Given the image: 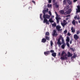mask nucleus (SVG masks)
<instances>
[{
	"instance_id": "obj_1",
	"label": "nucleus",
	"mask_w": 80,
	"mask_h": 80,
	"mask_svg": "<svg viewBox=\"0 0 80 80\" xmlns=\"http://www.w3.org/2000/svg\"><path fill=\"white\" fill-rule=\"evenodd\" d=\"M60 56L61 57L60 58L61 60H67V59H68V57H66V56H67V54L63 51H62Z\"/></svg>"
},
{
	"instance_id": "obj_2",
	"label": "nucleus",
	"mask_w": 80,
	"mask_h": 80,
	"mask_svg": "<svg viewBox=\"0 0 80 80\" xmlns=\"http://www.w3.org/2000/svg\"><path fill=\"white\" fill-rule=\"evenodd\" d=\"M43 18H44L43 23H46V24L49 25V22L48 21L47 19H49L50 18V16H43Z\"/></svg>"
},
{
	"instance_id": "obj_3",
	"label": "nucleus",
	"mask_w": 80,
	"mask_h": 80,
	"mask_svg": "<svg viewBox=\"0 0 80 80\" xmlns=\"http://www.w3.org/2000/svg\"><path fill=\"white\" fill-rule=\"evenodd\" d=\"M62 38H63L62 37V35H60L57 40L58 42H57V44H58V47H60V45H62V43H61V42H60V40H61Z\"/></svg>"
},
{
	"instance_id": "obj_4",
	"label": "nucleus",
	"mask_w": 80,
	"mask_h": 80,
	"mask_svg": "<svg viewBox=\"0 0 80 80\" xmlns=\"http://www.w3.org/2000/svg\"><path fill=\"white\" fill-rule=\"evenodd\" d=\"M48 12V8L46 10H43L42 11V13L43 14H44L43 16V17H47V16H50V15L48 14H46V12Z\"/></svg>"
},
{
	"instance_id": "obj_5",
	"label": "nucleus",
	"mask_w": 80,
	"mask_h": 80,
	"mask_svg": "<svg viewBox=\"0 0 80 80\" xmlns=\"http://www.w3.org/2000/svg\"><path fill=\"white\" fill-rule=\"evenodd\" d=\"M55 13L56 15V18L57 21V22L58 23H59V22H60V21H59V20H60V18H58L59 16H58V14L57 12H55Z\"/></svg>"
},
{
	"instance_id": "obj_6",
	"label": "nucleus",
	"mask_w": 80,
	"mask_h": 80,
	"mask_svg": "<svg viewBox=\"0 0 80 80\" xmlns=\"http://www.w3.org/2000/svg\"><path fill=\"white\" fill-rule=\"evenodd\" d=\"M52 35L53 37L58 36V34L57 32V30H54L53 31V32L52 33Z\"/></svg>"
},
{
	"instance_id": "obj_7",
	"label": "nucleus",
	"mask_w": 80,
	"mask_h": 80,
	"mask_svg": "<svg viewBox=\"0 0 80 80\" xmlns=\"http://www.w3.org/2000/svg\"><path fill=\"white\" fill-rule=\"evenodd\" d=\"M57 30L58 32H60V31H62V29L61 28V26L58 25L56 27Z\"/></svg>"
},
{
	"instance_id": "obj_8",
	"label": "nucleus",
	"mask_w": 80,
	"mask_h": 80,
	"mask_svg": "<svg viewBox=\"0 0 80 80\" xmlns=\"http://www.w3.org/2000/svg\"><path fill=\"white\" fill-rule=\"evenodd\" d=\"M74 38L76 40H78V35H77V34H75L74 35Z\"/></svg>"
},
{
	"instance_id": "obj_9",
	"label": "nucleus",
	"mask_w": 80,
	"mask_h": 80,
	"mask_svg": "<svg viewBox=\"0 0 80 80\" xmlns=\"http://www.w3.org/2000/svg\"><path fill=\"white\" fill-rule=\"evenodd\" d=\"M50 53V51H47L46 52H44V54L45 55H46V56H47V55L49 54Z\"/></svg>"
},
{
	"instance_id": "obj_10",
	"label": "nucleus",
	"mask_w": 80,
	"mask_h": 80,
	"mask_svg": "<svg viewBox=\"0 0 80 80\" xmlns=\"http://www.w3.org/2000/svg\"><path fill=\"white\" fill-rule=\"evenodd\" d=\"M47 42V40L45 38H43L41 42H42V43H45Z\"/></svg>"
},
{
	"instance_id": "obj_11",
	"label": "nucleus",
	"mask_w": 80,
	"mask_h": 80,
	"mask_svg": "<svg viewBox=\"0 0 80 80\" xmlns=\"http://www.w3.org/2000/svg\"><path fill=\"white\" fill-rule=\"evenodd\" d=\"M65 46H66V44H65V43H63L62 45L61 46V48H62V49H64V48H65Z\"/></svg>"
},
{
	"instance_id": "obj_12",
	"label": "nucleus",
	"mask_w": 80,
	"mask_h": 80,
	"mask_svg": "<svg viewBox=\"0 0 80 80\" xmlns=\"http://www.w3.org/2000/svg\"><path fill=\"white\" fill-rule=\"evenodd\" d=\"M74 18L75 20H77H77H80V17L78 16L77 17V15L75 16V17H74Z\"/></svg>"
},
{
	"instance_id": "obj_13",
	"label": "nucleus",
	"mask_w": 80,
	"mask_h": 80,
	"mask_svg": "<svg viewBox=\"0 0 80 80\" xmlns=\"http://www.w3.org/2000/svg\"><path fill=\"white\" fill-rule=\"evenodd\" d=\"M45 39L47 40H48L49 41L50 40V37L48 36H45Z\"/></svg>"
},
{
	"instance_id": "obj_14",
	"label": "nucleus",
	"mask_w": 80,
	"mask_h": 80,
	"mask_svg": "<svg viewBox=\"0 0 80 80\" xmlns=\"http://www.w3.org/2000/svg\"><path fill=\"white\" fill-rule=\"evenodd\" d=\"M71 30L72 33H74V32H75V29H73V27H71Z\"/></svg>"
},
{
	"instance_id": "obj_15",
	"label": "nucleus",
	"mask_w": 80,
	"mask_h": 80,
	"mask_svg": "<svg viewBox=\"0 0 80 80\" xmlns=\"http://www.w3.org/2000/svg\"><path fill=\"white\" fill-rule=\"evenodd\" d=\"M68 57H70L72 56V54L70 52H68Z\"/></svg>"
},
{
	"instance_id": "obj_16",
	"label": "nucleus",
	"mask_w": 80,
	"mask_h": 80,
	"mask_svg": "<svg viewBox=\"0 0 80 80\" xmlns=\"http://www.w3.org/2000/svg\"><path fill=\"white\" fill-rule=\"evenodd\" d=\"M67 23V22H61V24L62 25V26L63 27V28H64V27H65V26L66 25V24Z\"/></svg>"
},
{
	"instance_id": "obj_17",
	"label": "nucleus",
	"mask_w": 80,
	"mask_h": 80,
	"mask_svg": "<svg viewBox=\"0 0 80 80\" xmlns=\"http://www.w3.org/2000/svg\"><path fill=\"white\" fill-rule=\"evenodd\" d=\"M59 12L60 14H62V15H63L64 14V11L63 10H61L59 11Z\"/></svg>"
},
{
	"instance_id": "obj_18",
	"label": "nucleus",
	"mask_w": 80,
	"mask_h": 80,
	"mask_svg": "<svg viewBox=\"0 0 80 80\" xmlns=\"http://www.w3.org/2000/svg\"><path fill=\"white\" fill-rule=\"evenodd\" d=\"M52 55V56L54 57H55V56H57V53L55 52H53Z\"/></svg>"
},
{
	"instance_id": "obj_19",
	"label": "nucleus",
	"mask_w": 80,
	"mask_h": 80,
	"mask_svg": "<svg viewBox=\"0 0 80 80\" xmlns=\"http://www.w3.org/2000/svg\"><path fill=\"white\" fill-rule=\"evenodd\" d=\"M67 2H68V4H69V5H72V2L71 1H70V0H68Z\"/></svg>"
},
{
	"instance_id": "obj_20",
	"label": "nucleus",
	"mask_w": 80,
	"mask_h": 80,
	"mask_svg": "<svg viewBox=\"0 0 80 80\" xmlns=\"http://www.w3.org/2000/svg\"><path fill=\"white\" fill-rule=\"evenodd\" d=\"M49 22H50V23H53V22H54V21L52 20V18H51L49 19Z\"/></svg>"
},
{
	"instance_id": "obj_21",
	"label": "nucleus",
	"mask_w": 80,
	"mask_h": 80,
	"mask_svg": "<svg viewBox=\"0 0 80 80\" xmlns=\"http://www.w3.org/2000/svg\"><path fill=\"white\" fill-rule=\"evenodd\" d=\"M66 41L67 42H69L70 41V38H69V37H67Z\"/></svg>"
},
{
	"instance_id": "obj_22",
	"label": "nucleus",
	"mask_w": 80,
	"mask_h": 80,
	"mask_svg": "<svg viewBox=\"0 0 80 80\" xmlns=\"http://www.w3.org/2000/svg\"><path fill=\"white\" fill-rule=\"evenodd\" d=\"M66 4H67V0H63V5H66Z\"/></svg>"
},
{
	"instance_id": "obj_23",
	"label": "nucleus",
	"mask_w": 80,
	"mask_h": 80,
	"mask_svg": "<svg viewBox=\"0 0 80 80\" xmlns=\"http://www.w3.org/2000/svg\"><path fill=\"white\" fill-rule=\"evenodd\" d=\"M72 23L73 25H75V20L74 19L72 22Z\"/></svg>"
},
{
	"instance_id": "obj_24",
	"label": "nucleus",
	"mask_w": 80,
	"mask_h": 80,
	"mask_svg": "<svg viewBox=\"0 0 80 80\" xmlns=\"http://www.w3.org/2000/svg\"><path fill=\"white\" fill-rule=\"evenodd\" d=\"M50 33L48 32H47L45 34V36H49Z\"/></svg>"
},
{
	"instance_id": "obj_25",
	"label": "nucleus",
	"mask_w": 80,
	"mask_h": 80,
	"mask_svg": "<svg viewBox=\"0 0 80 80\" xmlns=\"http://www.w3.org/2000/svg\"><path fill=\"white\" fill-rule=\"evenodd\" d=\"M40 19L42 20H43V18H42V14H40Z\"/></svg>"
},
{
	"instance_id": "obj_26",
	"label": "nucleus",
	"mask_w": 80,
	"mask_h": 80,
	"mask_svg": "<svg viewBox=\"0 0 80 80\" xmlns=\"http://www.w3.org/2000/svg\"><path fill=\"white\" fill-rule=\"evenodd\" d=\"M79 12H80V9H77L76 13H78Z\"/></svg>"
},
{
	"instance_id": "obj_27",
	"label": "nucleus",
	"mask_w": 80,
	"mask_h": 80,
	"mask_svg": "<svg viewBox=\"0 0 80 80\" xmlns=\"http://www.w3.org/2000/svg\"><path fill=\"white\" fill-rule=\"evenodd\" d=\"M50 43L51 46H52L53 44V42L52 41V40L51 41Z\"/></svg>"
},
{
	"instance_id": "obj_28",
	"label": "nucleus",
	"mask_w": 80,
	"mask_h": 80,
	"mask_svg": "<svg viewBox=\"0 0 80 80\" xmlns=\"http://www.w3.org/2000/svg\"><path fill=\"white\" fill-rule=\"evenodd\" d=\"M48 13L49 14L50 16H52V12L50 11H49Z\"/></svg>"
},
{
	"instance_id": "obj_29",
	"label": "nucleus",
	"mask_w": 80,
	"mask_h": 80,
	"mask_svg": "<svg viewBox=\"0 0 80 80\" xmlns=\"http://www.w3.org/2000/svg\"><path fill=\"white\" fill-rule=\"evenodd\" d=\"M52 25L53 27H56L57 24L56 23H54L53 24H52Z\"/></svg>"
},
{
	"instance_id": "obj_30",
	"label": "nucleus",
	"mask_w": 80,
	"mask_h": 80,
	"mask_svg": "<svg viewBox=\"0 0 80 80\" xmlns=\"http://www.w3.org/2000/svg\"><path fill=\"white\" fill-rule=\"evenodd\" d=\"M77 56V55H75V54H74V55L72 56L73 58H76V57Z\"/></svg>"
},
{
	"instance_id": "obj_31",
	"label": "nucleus",
	"mask_w": 80,
	"mask_h": 80,
	"mask_svg": "<svg viewBox=\"0 0 80 80\" xmlns=\"http://www.w3.org/2000/svg\"><path fill=\"white\" fill-rule=\"evenodd\" d=\"M67 45L68 47H70V44H69V43H68V42H67Z\"/></svg>"
},
{
	"instance_id": "obj_32",
	"label": "nucleus",
	"mask_w": 80,
	"mask_h": 80,
	"mask_svg": "<svg viewBox=\"0 0 80 80\" xmlns=\"http://www.w3.org/2000/svg\"><path fill=\"white\" fill-rule=\"evenodd\" d=\"M48 7L49 8H50V7H52V4H48Z\"/></svg>"
},
{
	"instance_id": "obj_33",
	"label": "nucleus",
	"mask_w": 80,
	"mask_h": 80,
	"mask_svg": "<svg viewBox=\"0 0 80 80\" xmlns=\"http://www.w3.org/2000/svg\"><path fill=\"white\" fill-rule=\"evenodd\" d=\"M50 52H51V53H54V51L53 50H51Z\"/></svg>"
},
{
	"instance_id": "obj_34",
	"label": "nucleus",
	"mask_w": 80,
	"mask_h": 80,
	"mask_svg": "<svg viewBox=\"0 0 80 80\" xmlns=\"http://www.w3.org/2000/svg\"><path fill=\"white\" fill-rule=\"evenodd\" d=\"M78 9L80 10V6L78 5L77 6Z\"/></svg>"
},
{
	"instance_id": "obj_35",
	"label": "nucleus",
	"mask_w": 80,
	"mask_h": 80,
	"mask_svg": "<svg viewBox=\"0 0 80 80\" xmlns=\"http://www.w3.org/2000/svg\"><path fill=\"white\" fill-rule=\"evenodd\" d=\"M61 40H62V43H64V39H63V38H62L61 39Z\"/></svg>"
},
{
	"instance_id": "obj_36",
	"label": "nucleus",
	"mask_w": 80,
	"mask_h": 80,
	"mask_svg": "<svg viewBox=\"0 0 80 80\" xmlns=\"http://www.w3.org/2000/svg\"><path fill=\"white\" fill-rule=\"evenodd\" d=\"M70 49L73 52H74V50H73V48H70Z\"/></svg>"
},
{
	"instance_id": "obj_37",
	"label": "nucleus",
	"mask_w": 80,
	"mask_h": 80,
	"mask_svg": "<svg viewBox=\"0 0 80 80\" xmlns=\"http://www.w3.org/2000/svg\"><path fill=\"white\" fill-rule=\"evenodd\" d=\"M72 41H73V39H72L70 41V44H72Z\"/></svg>"
},
{
	"instance_id": "obj_38",
	"label": "nucleus",
	"mask_w": 80,
	"mask_h": 80,
	"mask_svg": "<svg viewBox=\"0 0 80 80\" xmlns=\"http://www.w3.org/2000/svg\"><path fill=\"white\" fill-rule=\"evenodd\" d=\"M64 33H67V30H65V31H64Z\"/></svg>"
},
{
	"instance_id": "obj_39",
	"label": "nucleus",
	"mask_w": 80,
	"mask_h": 80,
	"mask_svg": "<svg viewBox=\"0 0 80 80\" xmlns=\"http://www.w3.org/2000/svg\"><path fill=\"white\" fill-rule=\"evenodd\" d=\"M32 2L33 3H34V4H35V2L34 0H32Z\"/></svg>"
},
{
	"instance_id": "obj_40",
	"label": "nucleus",
	"mask_w": 80,
	"mask_h": 80,
	"mask_svg": "<svg viewBox=\"0 0 80 80\" xmlns=\"http://www.w3.org/2000/svg\"><path fill=\"white\" fill-rule=\"evenodd\" d=\"M68 36H70V35H71V34L70 33V32H69V33H68Z\"/></svg>"
},
{
	"instance_id": "obj_41",
	"label": "nucleus",
	"mask_w": 80,
	"mask_h": 80,
	"mask_svg": "<svg viewBox=\"0 0 80 80\" xmlns=\"http://www.w3.org/2000/svg\"><path fill=\"white\" fill-rule=\"evenodd\" d=\"M56 7L57 8H58V7H59V5H57L56 6Z\"/></svg>"
},
{
	"instance_id": "obj_42",
	"label": "nucleus",
	"mask_w": 80,
	"mask_h": 80,
	"mask_svg": "<svg viewBox=\"0 0 80 80\" xmlns=\"http://www.w3.org/2000/svg\"><path fill=\"white\" fill-rule=\"evenodd\" d=\"M79 33H80V32L79 31H78L77 32V35H78V34H79Z\"/></svg>"
},
{
	"instance_id": "obj_43",
	"label": "nucleus",
	"mask_w": 80,
	"mask_h": 80,
	"mask_svg": "<svg viewBox=\"0 0 80 80\" xmlns=\"http://www.w3.org/2000/svg\"><path fill=\"white\" fill-rule=\"evenodd\" d=\"M54 5L55 6H56L57 5V4L56 3H54Z\"/></svg>"
},
{
	"instance_id": "obj_44",
	"label": "nucleus",
	"mask_w": 80,
	"mask_h": 80,
	"mask_svg": "<svg viewBox=\"0 0 80 80\" xmlns=\"http://www.w3.org/2000/svg\"><path fill=\"white\" fill-rule=\"evenodd\" d=\"M77 0H73V2H77Z\"/></svg>"
},
{
	"instance_id": "obj_45",
	"label": "nucleus",
	"mask_w": 80,
	"mask_h": 80,
	"mask_svg": "<svg viewBox=\"0 0 80 80\" xmlns=\"http://www.w3.org/2000/svg\"><path fill=\"white\" fill-rule=\"evenodd\" d=\"M66 17H70V15H68L66 16Z\"/></svg>"
},
{
	"instance_id": "obj_46",
	"label": "nucleus",
	"mask_w": 80,
	"mask_h": 80,
	"mask_svg": "<svg viewBox=\"0 0 80 80\" xmlns=\"http://www.w3.org/2000/svg\"><path fill=\"white\" fill-rule=\"evenodd\" d=\"M58 56H60V52H59L58 54Z\"/></svg>"
},
{
	"instance_id": "obj_47",
	"label": "nucleus",
	"mask_w": 80,
	"mask_h": 80,
	"mask_svg": "<svg viewBox=\"0 0 80 80\" xmlns=\"http://www.w3.org/2000/svg\"><path fill=\"white\" fill-rule=\"evenodd\" d=\"M63 22L65 23V22H66V20H63Z\"/></svg>"
},
{
	"instance_id": "obj_48",
	"label": "nucleus",
	"mask_w": 80,
	"mask_h": 80,
	"mask_svg": "<svg viewBox=\"0 0 80 80\" xmlns=\"http://www.w3.org/2000/svg\"><path fill=\"white\" fill-rule=\"evenodd\" d=\"M52 18H54V16H52Z\"/></svg>"
},
{
	"instance_id": "obj_49",
	"label": "nucleus",
	"mask_w": 80,
	"mask_h": 80,
	"mask_svg": "<svg viewBox=\"0 0 80 80\" xmlns=\"http://www.w3.org/2000/svg\"><path fill=\"white\" fill-rule=\"evenodd\" d=\"M76 23H78V21H76Z\"/></svg>"
},
{
	"instance_id": "obj_50",
	"label": "nucleus",
	"mask_w": 80,
	"mask_h": 80,
	"mask_svg": "<svg viewBox=\"0 0 80 80\" xmlns=\"http://www.w3.org/2000/svg\"><path fill=\"white\" fill-rule=\"evenodd\" d=\"M67 13V12H65L64 14H65H65L66 15Z\"/></svg>"
},
{
	"instance_id": "obj_51",
	"label": "nucleus",
	"mask_w": 80,
	"mask_h": 80,
	"mask_svg": "<svg viewBox=\"0 0 80 80\" xmlns=\"http://www.w3.org/2000/svg\"><path fill=\"white\" fill-rule=\"evenodd\" d=\"M78 23H80V20L78 21Z\"/></svg>"
},
{
	"instance_id": "obj_52",
	"label": "nucleus",
	"mask_w": 80,
	"mask_h": 80,
	"mask_svg": "<svg viewBox=\"0 0 80 80\" xmlns=\"http://www.w3.org/2000/svg\"><path fill=\"white\" fill-rule=\"evenodd\" d=\"M71 10H72L71 9V10H69V11H70V12H71Z\"/></svg>"
},
{
	"instance_id": "obj_53",
	"label": "nucleus",
	"mask_w": 80,
	"mask_h": 80,
	"mask_svg": "<svg viewBox=\"0 0 80 80\" xmlns=\"http://www.w3.org/2000/svg\"><path fill=\"white\" fill-rule=\"evenodd\" d=\"M54 1H55V0H53L52 1V2H53Z\"/></svg>"
},
{
	"instance_id": "obj_54",
	"label": "nucleus",
	"mask_w": 80,
	"mask_h": 80,
	"mask_svg": "<svg viewBox=\"0 0 80 80\" xmlns=\"http://www.w3.org/2000/svg\"><path fill=\"white\" fill-rule=\"evenodd\" d=\"M30 8H31V7H29V9H30Z\"/></svg>"
}]
</instances>
